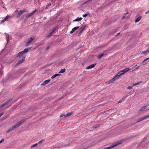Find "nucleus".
Instances as JSON below:
<instances>
[{"mask_svg": "<svg viewBox=\"0 0 149 149\" xmlns=\"http://www.w3.org/2000/svg\"><path fill=\"white\" fill-rule=\"evenodd\" d=\"M24 121V119H22L19 122L17 123L16 125H14L13 126H12L8 130L6 131L7 133H8L10 131L12 130H13L15 129L16 128L18 127L19 126H20Z\"/></svg>", "mask_w": 149, "mask_h": 149, "instance_id": "f257e3e1", "label": "nucleus"}, {"mask_svg": "<svg viewBox=\"0 0 149 149\" xmlns=\"http://www.w3.org/2000/svg\"><path fill=\"white\" fill-rule=\"evenodd\" d=\"M130 70V68H125V69L119 72L116 74L119 78L121 75L124 74L126 72H127Z\"/></svg>", "mask_w": 149, "mask_h": 149, "instance_id": "f03ea898", "label": "nucleus"}, {"mask_svg": "<svg viewBox=\"0 0 149 149\" xmlns=\"http://www.w3.org/2000/svg\"><path fill=\"white\" fill-rule=\"evenodd\" d=\"M29 50V49L28 48L25 49L24 50L18 53L17 54V56L18 57H21L24 54L27 53L28 52Z\"/></svg>", "mask_w": 149, "mask_h": 149, "instance_id": "7ed1b4c3", "label": "nucleus"}, {"mask_svg": "<svg viewBox=\"0 0 149 149\" xmlns=\"http://www.w3.org/2000/svg\"><path fill=\"white\" fill-rule=\"evenodd\" d=\"M35 37H31L30 39L27 42L26 46H28L32 42L33 40L35 39Z\"/></svg>", "mask_w": 149, "mask_h": 149, "instance_id": "20e7f679", "label": "nucleus"}, {"mask_svg": "<svg viewBox=\"0 0 149 149\" xmlns=\"http://www.w3.org/2000/svg\"><path fill=\"white\" fill-rule=\"evenodd\" d=\"M149 117V115L145 116L144 117H143L142 118H140L137 120L136 122L138 123L141 121H142L143 120L146 119L147 118Z\"/></svg>", "mask_w": 149, "mask_h": 149, "instance_id": "39448f33", "label": "nucleus"}, {"mask_svg": "<svg viewBox=\"0 0 149 149\" xmlns=\"http://www.w3.org/2000/svg\"><path fill=\"white\" fill-rule=\"evenodd\" d=\"M119 78L118 77V76L117 75V74H116L113 78L110 80H109V81L110 83H111L113 82L114 81H115V80L118 79Z\"/></svg>", "mask_w": 149, "mask_h": 149, "instance_id": "423d86ee", "label": "nucleus"}, {"mask_svg": "<svg viewBox=\"0 0 149 149\" xmlns=\"http://www.w3.org/2000/svg\"><path fill=\"white\" fill-rule=\"evenodd\" d=\"M11 100H12L11 99H10L9 100H8L6 101L5 103L3 104L1 106H0V108H2L3 107L5 106L6 105L9 103L10 101H11Z\"/></svg>", "mask_w": 149, "mask_h": 149, "instance_id": "0eeeda50", "label": "nucleus"}, {"mask_svg": "<svg viewBox=\"0 0 149 149\" xmlns=\"http://www.w3.org/2000/svg\"><path fill=\"white\" fill-rule=\"evenodd\" d=\"M25 58V56H24L22 57V58L21 60H19L18 62L16 64V66H17V65L20 64L22 63L23 62V61H24Z\"/></svg>", "mask_w": 149, "mask_h": 149, "instance_id": "6e6552de", "label": "nucleus"}, {"mask_svg": "<svg viewBox=\"0 0 149 149\" xmlns=\"http://www.w3.org/2000/svg\"><path fill=\"white\" fill-rule=\"evenodd\" d=\"M36 11V10H34L31 13H30L29 14L27 15L26 16V17L28 18L31 17L33 15Z\"/></svg>", "mask_w": 149, "mask_h": 149, "instance_id": "1a4fd4ad", "label": "nucleus"}, {"mask_svg": "<svg viewBox=\"0 0 149 149\" xmlns=\"http://www.w3.org/2000/svg\"><path fill=\"white\" fill-rule=\"evenodd\" d=\"M79 27V26H77L76 27H74L72 29V30L70 32V33H73L75 31L77 30Z\"/></svg>", "mask_w": 149, "mask_h": 149, "instance_id": "9d476101", "label": "nucleus"}, {"mask_svg": "<svg viewBox=\"0 0 149 149\" xmlns=\"http://www.w3.org/2000/svg\"><path fill=\"white\" fill-rule=\"evenodd\" d=\"M147 107V106H144L143 107H142L139 110L138 112L139 113L145 110L146 109V108Z\"/></svg>", "mask_w": 149, "mask_h": 149, "instance_id": "9b49d317", "label": "nucleus"}, {"mask_svg": "<svg viewBox=\"0 0 149 149\" xmlns=\"http://www.w3.org/2000/svg\"><path fill=\"white\" fill-rule=\"evenodd\" d=\"M95 65H96L95 64H92L91 65H90L87 66L86 67V69H89L92 68H94L95 66Z\"/></svg>", "mask_w": 149, "mask_h": 149, "instance_id": "f8f14e48", "label": "nucleus"}, {"mask_svg": "<svg viewBox=\"0 0 149 149\" xmlns=\"http://www.w3.org/2000/svg\"><path fill=\"white\" fill-rule=\"evenodd\" d=\"M50 81V79H47L45 81L41 84V85L43 86L46 84H48Z\"/></svg>", "mask_w": 149, "mask_h": 149, "instance_id": "ddd939ff", "label": "nucleus"}, {"mask_svg": "<svg viewBox=\"0 0 149 149\" xmlns=\"http://www.w3.org/2000/svg\"><path fill=\"white\" fill-rule=\"evenodd\" d=\"M137 65H135V66H134L133 67H132V69L134 70H136L138 69L140 67V66H137Z\"/></svg>", "mask_w": 149, "mask_h": 149, "instance_id": "4468645a", "label": "nucleus"}, {"mask_svg": "<svg viewBox=\"0 0 149 149\" xmlns=\"http://www.w3.org/2000/svg\"><path fill=\"white\" fill-rule=\"evenodd\" d=\"M82 19V18L81 17H78L76 19L73 20V22H76V21H81Z\"/></svg>", "mask_w": 149, "mask_h": 149, "instance_id": "2eb2a0df", "label": "nucleus"}, {"mask_svg": "<svg viewBox=\"0 0 149 149\" xmlns=\"http://www.w3.org/2000/svg\"><path fill=\"white\" fill-rule=\"evenodd\" d=\"M72 114V112L68 113L67 114L64 115V117L65 118L71 116Z\"/></svg>", "mask_w": 149, "mask_h": 149, "instance_id": "dca6fc26", "label": "nucleus"}, {"mask_svg": "<svg viewBox=\"0 0 149 149\" xmlns=\"http://www.w3.org/2000/svg\"><path fill=\"white\" fill-rule=\"evenodd\" d=\"M22 11L21 10H20L17 15V17H20L22 14Z\"/></svg>", "mask_w": 149, "mask_h": 149, "instance_id": "f3484780", "label": "nucleus"}, {"mask_svg": "<svg viewBox=\"0 0 149 149\" xmlns=\"http://www.w3.org/2000/svg\"><path fill=\"white\" fill-rule=\"evenodd\" d=\"M127 97V95H126L124 97H123V98L122 99V100H119L118 102V103H120L122 102L123 101H124Z\"/></svg>", "mask_w": 149, "mask_h": 149, "instance_id": "a211bd4d", "label": "nucleus"}, {"mask_svg": "<svg viewBox=\"0 0 149 149\" xmlns=\"http://www.w3.org/2000/svg\"><path fill=\"white\" fill-rule=\"evenodd\" d=\"M141 17H138L135 20V22H139L141 19Z\"/></svg>", "mask_w": 149, "mask_h": 149, "instance_id": "6ab92c4d", "label": "nucleus"}, {"mask_svg": "<svg viewBox=\"0 0 149 149\" xmlns=\"http://www.w3.org/2000/svg\"><path fill=\"white\" fill-rule=\"evenodd\" d=\"M104 55V54L102 53L100 55H99L97 56L98 58L100 59Z\"/></svg>", "mask_w": 149, "mask_h": 149, "instance_id": "aec40b11", "label": "nucleus"}, {"mask_svg": "<svg viewBox=\"0 0 149 149\" xmlns=\"http://www.w3.org/2000/svg\"><path fill=\"white\" fill-rule=\"evenodd\" d=\"M59 74H56L54 75L53 76H52V77H51V78L52 79H54V78H55V77H56L58 76H59Z\"/></svg>", "mask_w": 149, "mask_h": 149, "instance_id": "412c9836", "label": "nucleus"}, {"mask_svg": "<svg viewBox=\"0 0 149 149\" xmlns=\"http://www.w3.org/2000/svg\"><path fill=\"white\" fill-rule=\"evenodd\" d=\"M65 68H64L63 69H61L60 71L59 72V73H62L65 72Z\"/></svg>", "mask_w": 149, "mask_h": 149, "instance_id": "4be33fe9", "label": "nucleus"}, {"mask_svg": "<svg viewBox=\"0 0 149 149\" xmlns=\"http://www.w3.org/2000/svg\"><path fill=\"white\" fill-rule=\"evenodd\" d=\"M149 52V49H147L145 51L142 52V53L144 54H146L147 53Z\"/></svg>", "mask_w": 149, "mask_h": 149, "instance_id": "5701e85b", "label": "nucleus"}, {"mask_svg": "<svg viewBox=\"0 0 149 149\" xmlns=\"http://www.w3.org/2000/svg\"><path fill=\"white\" fill-rule=\"evenodd\" d=\"M45 140V139H42L38 143V144H41Z\"/></svg>", "mask_w": 149, "mask_h": 149, "instance_id": "b1692460", "label": "nucleus"}, {"mask_svg": "<svg viewBox=\"0 0 149 149\" xmlns=\"http://www.w3.org/2000/svg\"><path fill=\"white\" fill-rule=\"evenodd\" d=\"M21 10L22 11V13H23L27 12V10L26 9H24L23 10Z\"/></svg>", "mask_w": 149, "mask_h": 149, "instance_id": "393cba45", "label": "nucleus"}, {"mask_svg": "<svg viewBox=\"0 0 149 149\" xmlns=\"http://www.w3.org/2000/svg\"><path fill=\"white\" fill-rule=\"evenodd\" d=\"M38 145V143H35L34 144L32 145L31 146V147H36Z\"/></svg>", "mask_w": 149, "mask_h": 149, "instance_id": "a878e982", "label": "nucleus"}, {"mask_svg": "<svg viewBox=\"0 0 149 149\" xmlns=\"http://www.w3.org/2000/svg\"><path fill=\"white\" fill-rule=\"evenodd\" d=\"M84 30V28H82L81 30L79 32V35L81 34L82 33L83 31Z\"/></svg>", "mask_w": 149, "mask_h": 149, "instance_id": "bb28decb", "label": "nucleus"}, {"mask_svg": "<svg viewBox=\"0 0 149 149\" xmlns=\"http://www.w3.org/2000/svg\"><path fill=\"white\" fill-rule=\"evenodd\" d=\"M6 21L4 19L3 20H1L0 22V24H1L4 22H5Z\"/></svg>", "mask_w": 149, "mask_h": 149, "instance_id": "cd10ccee", "label": "nucleus"}, {"mask_svg": "<svg viewBox=\"0 0 149 149\" xmlns=\"http://www.w3.org/2000/svg\"><path fill=\"white\" fill-rule=\"evenodd\" d=\"M10 16L9 15H7L5 18H4L6 20L7 19L10 17Z\"/></svg>", "mask_w": 149, "mask_h": 149, "instance_id": "c85d7f7f", "label": "nucleus"}, {"mask_svg": "<svg viewBox=\"0 0 149 149\" xmlns=\"http://www.w3.org/2000/svg\"><path fill=\"white\" fill-rule=\"evenodd\" d=\"M139 82H138L137 83H136V84H134L133 86H136L137 85H139Z\"/></svg>", "mask_w": 149, "mask_h": 149, "instance_id": "c756f323", "label": "nucleus"}, {"mask_svg": "<svg viewBox=\"0 0 149 149\" xmlns=\"http://www.w3.org/2000/svg\"><path fill=\"white\" fill-rule=\"evenodd\" d=\"M133 86H128L127 88L128 89H131L132 88Z\"/></svg>", "mask_w": 149, "mask_h": 149, "instance_id": "7c9ffc66", "label": "nucleus"}, {"mask_svg": "<svg viewBox=\"0 0 149 149\" xmlns=\"http://www.w3.org/2000/svg\"><path fill=\"white\" fill-rule=\"evenodd\" d=\"M148 59H149V58H146V59H144V60L143 61V63H144L145 61H146L148 60Z\"/></svg>", "mask_w": 149, "mask_h": 149, "instance_id": "2f4dec72", "label": "nucleus"}, {"mask_svg": "<svg viewBox=\"0 0 149 149\" xmlns=\"http://www.w3.org/2000/svg\"><path fill=\"white\" fill-rule=\"evenodd\" d=\"M56 28H55L54 29H53L52 31L51 32H52V33H54V31H55V30H56Z\"/></svg>", "mask_w": 149, "mask_h": 149, "instance_id": "473e14b6", "label": "nucleus"}, {"mask_svg": "<svg viewBox=\"0 0 149 149\" xmlns=\"http://www.w3.org/2000/svg\"><path fill=\"white\" fill-rule=\"evenodd\" d=\"M4 139H2L0 141V143H2L4 142Z\"/></svg>", "mask_w": 149, "mask_h": 149, "instance_id": "72a5a7b5", "label": "nucleus"}, {"mask_svg": "<svg viewBox=\"0 0 149 149\" xmlns=\"http://www.w3.org/2000/svg\"><path fill=\"white\" fill-rule=\"evenodd\" d=\"M87 15V14H85L83 15V17H86Z\"/></svg>", "mask_w": 149, "mask_h": 149, "instance_id": "f704fd0d", "label": "nucleus"}, {"mask_svg": "<svg viewBox=\"0 0 149 149\" xmlns=\"http://www.w3.org/2000/svg\"><path fill=\"white\" fill-rule=\"evenodd\" d=\"M4 114V112H2L0 114V117H1Z\"/></svg>", "mask_w": 149, "mask_h": 149, "instance_id": "c9c22d12", "label": "nucleus"}, {"mask_svg": "<svg viewBox=\"0 0 149 149\" xmlns=\"http://www.w3.org/2000/svg\"><path fill=\"white\" fill-rule=\"evenodd\" d=\"M110 83H110V82L109 81H108L107 82H106V84H109Z\"/></svg>", "mask_w": 149, "mask_h": 149, "instance_id": "e433bc0d", "label": "nucleus"}, {"mask_svg": "<svg viewBox=\"0 0 149 149\" xmlns=\"http://www.w3.org/2000/svg\"><path fill=\"white\" fill-rule=\"evenodd\" d=\"M149 13V10H148V11H146V12H145V13L146 14H148V13Z\"/></svg>", "mask_w": 149, "mask_h": 149, "instance_id": "4c0bfd02", "label": "nucleus"}, {"mask_svg": "<svg viewBox=\"0 0 149 149\" xmlns=\"http://www.w3.org/2000/svg\"><path fill=\"white\" fill-rule=\"evenodd\" d=\"M51 5V3H49L47 5V6H49Z\"/></svg>", "mask_w": 149, "mask_h": 149, "instance_id": "58836bf2", "label": "nucleus"}, {"mask_svg": "<svg viewBox=\"0 0 149 149\" xmlns=\"http://www.w3.org/2000/svg\"><path fill=\"white\" fill-rule=\"evenodd\" d=\"M64 115H65V114H61V116H60V117H62L63 116H64Z\"/></svg>", "mask_w": 149, "mask_h": 149, "instance_id": "ea45409f", "label": "nucleus"}, {"mask_svg": "<svg viewBox=\"0 0 149 149\" xmlns=\"http://www.w3.org/2000/svg\"><path fill=\"white\" fill-rule=\"evenodd\" d=\"M51 34H50V33L49 35H48L47 36V37H50L51 36Z\"/></svg>", "mask_w": 149, "mask_h": 149, "instance_id": "a19ab883", "label": "nucleus"}, {"mask_svg": "<svg viewBox=\"0 0 149 149\" xmlns=\"http://www.w3.org/2000/svg\"><path fill=\"white\" fill-rule=\"evenodd\" d=\"M9 36H8V37L7 36L6 37V39H7V42H8V39H9Z\"/></svg>", "mask_w": 149, "mask_h": 149, "instance_id": "79ce46f5", "label": "nucleus"}, {"mask_svg": "<svg viewBox=\"0 0 149 149\" xmlns=\"http://www.w3.org/2000/svg\"><path fill=\"white\" fill-rule=\"evenodd\" d=\"M86 25H84V26H83V28H84V29H85V27H86Z\"/></svg>", "mask_w": 149, "mask_h": 149, "instance_id": "37998d69", "label": "nucleus"}, {"mask_svg": "<svg viewBox=\"0 0 149 149\" xmlns=\"http://www.w3.org/2000/svg\"><path fill=\"white\" fill-rule=\"evenodd\" d=\"M2 73V71H1V70H0V74H1Z\"/></svg>", "mask_w": 149, "mask_h": 149, "instance_id": "c03bdc74", "label": "nucleus"}, {"mask_svg": "<svg viewBox=\"0 0 149 149\" xmlns=\"http://www.w3.org/2000/svg\"><path fill=\"white\" fill-rule=\"evenodd\" d=\"M125 16H123L122 17V19H124V18H125Z\"/></svg>", "mask_w": 149, "mask_h": 149, "instance_id": "a18cd8bd", "label": "nucleus"}, {"mask_svg": "<svg viewBox=\"0 0 149 149\" xmlns=\"http://www.w3.org/2000/svg\"><path fill=\"white\" fill-rule=\"evenodd\" d=\"M48 6H47V5L46 6L45 8V9H47L48 8Z\"/></svg>", "mask_w": 149, "mask_h": 149, "instance_id": "49530a36", "label": "nucleus"}, {"mask_svg": "<svg viewBox=\"0 0 149 149\" xmlns=\"http://www.w3.org/2000/svg\"><path fill=\"white\" fill-rule=\"evenodd\" d=\"M120 34V33H118L117 34V35H116V36H118V35H119V34Z\"/></svg>", "mask_w": 149, "mask_h": 149, "instance_id": "de8ad7c7", "label": "nucleus"}, {"mask_svg": "<svg viewBox=\"0 0 149 149\" xmlns=\"http://www.w3.org/2000/svg\"><path fill=\"white\" fill-rule=\"evenodd\" d=\"M146 63H145L143 64V65H145V64H146Z\"/></svg>", "mask_w": 149, "mask_h": 149, "instance_id": "09e8293b", "label": "nucleus"}, {"mask_svg": "<svg viewBox=\"0 0 149 149\" xmlns=\"http://www.w3.org/2000/svg\"><path fill=\"white\" fill-rule=\"evenodd\" d=\"M50 33L51 35H52L53 34V33H52V32H51Z\"/></svg>", "mask_w": 149, "mask_h": 149, "instance_id": "8fccbe9b", "label": "nucleus"}, {"mask_svg": "<svg viewBox=\"0 0 149 149\" xmlns=\"http://www.w3.org/2000/svg\"><path fill=\"white\" fill-rule=\"evenodd\" d=\"M49 47H47V49L49 48Z\"/></svg>", "mask_w": 149, "mask_h": 149, "instance_id": "3c124183", "label": "nucleus"}, {"mask_svg": "<svg viewBox=\"0 0 149 149\" xmlns=\"http://www.w3.org/2000/svg\"><path fill=\"white\" fill-rule=\"evenodd\" d=\"M128 14V13H127L126 14Z\"/></svg>", "mask_w": 149, "mask_h": 149, "instance_id": "603ef678", "label": "nucleus"}, {"mask_svg": "<svg viewBox=\"0 0 149 149\" xmlns=\"http://www.w3.org/2000/svg\"><path fill=\"white\" fill-rule=\"evenodd\" d=\"M31 49V48H29V49Z\"/></svg>", "mask_w": 149, "mask_h": 149, "instance_id": "864d4df0", "label": "nucleus"}]
</instances>
